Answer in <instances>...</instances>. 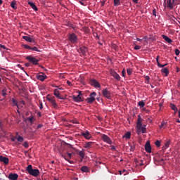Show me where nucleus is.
I'll list each match as a JSON object with an SVG mask.
<instances>
[{
    "mask_svg": "<svg viewBox=\"0 0 180 180\" xmlns=\"http://www.w3.org/2000/svg\"><path fill=\"white\" fill-rule=\"evenodd\" d=\"M137 127V134H141V133H146L147 129L146 128V125L143 126V123H141V117L139 115L138 121L136 122Z\"/></svg>",
    "mask_w": 180,
    "mask_h": 180,
    "instance_id": "obj_1",
    "label": "nucleus"
},
{
    "mask_svg": "<svg viewBox=\"0 0 180 180\" xmlns=\"http://www.w3.org/2000/svg\"><path fill=\"white\" fill-rule=\"evenodd\" d=\"M180 0H165V4L167 9H172L175 8V5L179 4Z\"/></svg>",
    "mask_w": 180,
    "mask_h": 180,
    "instance_id": "obj_2",
    "label": "nucleus"
},
{
    "mask_svg": "<svg viewBox=\"0 0 180 180\" xmlns=\"http://www.w3.org/2000/svg\"><path fill=\"white\" fill-rule=\"evenodd\" d=\"M26 171H27L30 175H32V176H39V175H40V171L37 169H33L32 165L27 167Z\"/></svg>",
    "mask_w": 180,
    "mask_h": 180,
    "instance_id": "obj_3",
    "label": "nucleus"
},
{
    "mask_svg": "<svg viewBox=\"0 0 180 180\" xmlns=\"http://www.w3.org/2000/svg\"><path fill=\"white\" fill-rule=\"evenodd\" d=\"M102 94L104 98H106L107 99H112V92H110L108 88L103 89Z\"/></svg>",
    "mask_w": 180,
    "mask_h": 180,
    "instance_id": "obj_4",
    "label": "nucleus"
},
{
    "mask_svg": "<svg viewBox=\"0 0 180 180\" xmlns=\"http://www.w3.org/2000/svg\"><path fill=\"white\" fill-rule=\"evenodd\" d=\"M68 39L70 43H72V44H75V43L78 41V37L77 36V34H75V33L70 34Z\"/></svg>",
    "mask_w": 180,
    "mask_h": 180,
    "instance_id": "obj_5",
    "label": "nucleus"
},
{
    "mask_svg": "<svg viewBox=\"0 0 180 180\" xmlns=\"http://www.w3.org/2000/svg\"><path fill=\"white\" fill-rule=\"evenodd\" d=\"M26 60H28L30 61V63H31L34 65H37L39 64V60H37V58H36L32 56H27Z\"/></svg>",
    "mask_w": 180,
    "mask_h": 180,
    "instance_id": "obj_6",
    "label": "nucleus"
},
{
    "mask_svg": "<svg viewBox=\"0 0 180 180\" xmlns=\"http://www.w3.org/2000/svg\"><path fill=\"white\" fill-rule=\"evenodd\" d=\"M95 96H96V92H92L89 95V97L86 98L87 103H94L95 102Z\"/></svg>",
    "mask_w": 180,
    "mask_h": 180,
    "instance_id": "obj_7",
    "label": "nucleus"
},
{
    "mask_svg": "<svg viewBox=\"0 0 180 180\" xmlns=\"http://www.w3.org/2000/svg\"><path fill=\"white\" fill-rule=\"evenodd\" d=\"M62 158H64L65 161H70L71 158H72V153L67 152L65 155L62 154L61 155Z\"/></svg>",
    "mask_w": 180,
    "mask_h": 180,
    "instance_id": "obj_8",
    "label": "nucleus"
},
{
    "mask_svg": "<svg viewBox=\"0 0 180 180\" xmlns=\"http://www.w3.org/2000/svg\"><path fill=\"white\" fill-rule=\"evenodd\" d=\"M110 74L112 77H113L117 81H120V75L117 74L115 70H111L110 71Z\"/></svg>",
    "mask_w": 180,
    "mask_h": 180,
    "instance_id": "obj_9",
    "label": "nucleus"
},
{
    "mask_svg": "<svg viewBox=\"0 0 180 180\" xmlns=\"http://www.w3.org/2000/svg\"><path fill=\"white\" fill-rule=\"evenodd\" d=\"M81 134L86 140H90L91 139V137H92V135H91V133H89V131H86L84 132H81Z\"/></svg>",
    "mask_w": 180,
    "mask_h": 180,
    "instance_id": "obj_10",
    "label": "nucleus"
},
{
    "mask_svg": "<svg viewBox=\"0 0 180 180\" xmlns=\"http://www.w3.org/2000/svg\"><path fill=\"white\" fill-rule=\"evenodd\" d=\"M72 99L75 102H82V97L81 96V91H79V94L77 96H72Z\"/></svg>",
    "mask_w": 180,
    "mask_h": 180,
    "instance_id": "obj_11",
    "label": "nucleus"
},
{
    "mask_svg": "<svg viewBox=\"0 0 180 180\" xmlns=\"http://www.w3.org/2000/svg\"><path fill=\"white\" fill-rule=\"evenodd\" d=\"M102 139L103 140V141H105V143H108V144H112V139H110V138L109 136H108V135H105L103 134L102 136Z\"/></svg>",
    "mask_w": 180,
    "mask_h": 180,
    "instance_id": "obj_12",
    "label": "nucleus"
},
{
    "mask_svg": "<svg viewBox=\"0 0 180 180\" xmlns=\"http://www.w3.org/2000/svg\"><path fill=\"white\" fill-rule=\"evenodd\" d=\"M90 83H91V85H92V86H94L95 88L101 87V84L98 81H96V79H91Z\"/></svg>",
    "mask_w": 180,
    "mask_h": 180,
    "instance_id": "obj_13",
    "label": "nucleus"
},
{
    "mask_svg": "<svg viewBox=\"0 0 180 180\" xmlns=\"http://www.w3.org/2000/svg\"><path fill=\"white\" fill-rule=\"evenodd\" d=\"M0 162H4V164L6 165H8V164H9V158L0 155Z\"/></svg>",
    "mask_w": 180,
    "mask_h": 180,
    "instance_id": "obj_14",
    "label": "nucleus"
},
{
    "mask_svg": "<svg viewBox=\"0 0 180 180\" xmlns=\"http://www.w3.org/2000/svg\"><path fill=\"white\" fill-rule=\"evenodd\" d=\"M46 78H47V76L43 72H41L39 75H37V79H38L39 81H44Z\"/></svg>",
    "mask_w": 180,
    "mask_h": 180,
    "instance_id": "obj_15",
    "label": "nucleus"
},
{
    "mask_svg": "<svg viewBox=\"0 0 180 180\" xmlns=\"http://www.w3.org/2000/svg\"><path fill=\"white\" fill-rule=\"evenodd\" d=\"M79 53H81L82 56H85L86 53V51H88V48L85 46H81L79 49L78 50Z\"/></svg>",
    "mask_w": 180,
    "mask_h": 180,
    "instance_id": "obj_16",
    "label": "nucleus"
},
{
    "mask_svg": "<svg viewBox=\"0 0 180 180\" xmlns=\"http://www.w3.org/2000/svg\"><path fill=\"white\" fill-rule=\"evenodd\" d=\"M53 95L55 96H56V98H58V99L64 100V98L61 97V96H60V91H58V89H57L53 91Z\"/></svg>",
    "mask_w": 180,
    "mask_h": 180,
    "instance_id": "obj_17",
    "label": "nucleus"
},
{
    "mask_svg": "<svg viewBox=\"0 0 180 180\" xmlns=\"http://www.w3.org/2000/svg\"><path fill=\"white\" fill-rule=\"evenodd\" d=\"M22 39L25 40V41H28V43H35L34 39L29 36H23Z\"/></svg>",
    "mask_w": 180,
    "mask_h": 180,
    "instance_id": "obj_18",
    "label": "nucleus"
},
{
    "mask_svg": "<svg viewBox=\"0 0 180 180\" xmlns=\"http://www.w3.org/2000/svg\"><path fill=\"white\" fill-rule=\"evenodd\" d=\"M145 150L146 153H151V145L150 144V141L146 142L145 145Z\"/></svg>",
    "mask_w": 180,
    "mask_h": 180,
    "instance_id": "obj_19",
    "label": "nucleus"
},
{
    "mask_svg": "<svg viewBox=\"0 0 180 180\" xmlns=\"http://www.w3.org/2000/svg\"><path fill=\"white\" fill-rule=\"evenodd\" d=\"M18 175L17 174H10L8 175V179H10L11 180H16L18 178Z\"/></svg>",
    "mask_w": 180,
    "mask_h": 180,
    "instance_id": "obj_20",
    "label": "nucleus"
},
{
    "mask_svg": "<svg viewBox=\"0 0 180 180\" xmlns=\"http://www.w3.org/2000/svg\"><path fill=\"white\" fill-rule=\"evenodd\" d=\"M28 5H30V6H31L32 9H33L35 11H39V9L37 8V6H36V4H34V3L33 2H28Z\"/></svg>",
    "mask_w": 180,
    "mask_h": 180,
    "instance_id": "obj_21",
    "label": "nucleus"
},
{
    "mask_svg": "<svg viewBox=\"0 0 180 180\" xmlns=\"http://www.w3.org/2000/svg\"><path fill=\"white\" fill-rule=\"evenodd\" d=\"M162 39H164V40H165V41H167L169 44H171V43H172V39H171L167 35H162Z\"/></svg>",
    "mask_w": 180,
    "mask_h": 180,
    "instance_id": "obj_22",
    "label": "nucleus"
},
{
    "mask_svg": "<svg viewBox=\"0 0 180 180\" xmlns=\"http://www.w3.org/2000/svg\"><path fill=\"white\" fill-rule=\"evenodd\" d=\"M80 169L82 172H89V168L86 166H82Z\"/></svg>",
    "mask_w": 180,
    "mask_h": 180,
    "instance_id": "obj_23",
    "label": "nucleus"
},
{
    "mask_svg": "<svg viewBox=\"0 0 180 180\" xmlns=\"http://www.w3.org/2000/svg\"><path fill=\"white\" fill-rule=\"evenodd\" d=\"M170 108L172 110H174L175 113L178 112V108L174 103H170Z\"/></svg>",
    "mask_w": 180,
    "mask_h": 180,
    "instance_id": "obj_24",
    "label": "nucleus"
},
{
    "mask_svg": "<svg viewBox=\"0 0 180 180\" xmlns=\"http://www.w3.org/2000/svg\"><path fill=\"white\" fill-rule=\"evenodd\" d=\"M92 144H94V142H87L84 144V148L89 149L91 147H92Z\"/></svg>",
    "mask_w": 180,
    "mask_h": 180,
    "instance_id": "obj_25",
    "label": "nucleus"
},
{
    "mask_svg": "<svg viewBox=\"0 0 180 180\" xmlns=\"http://www.w3.org/2000/svg\"><path fill=\"white\" fill-rule=\"evenodd\" d=\"M161 71L163 74H165L166 77H168V74H169V71L168 70V68H165L162 69Z\"/></svg>",
    "mask_w": 180,
    "mask_h": 180,
    "instance_id": "obj_26",
    "label": "nucleus"
},
{
    "mask_svg": "<svg viewBox=\"0 0 180 180\" xmlns=\"http://www.w3.org/2000/svg\"><path fill=\"white\" fill-rule=\"evenodd\" d=\"M78 155H79V157H81V161H82V160H84V158H85V153H84V151H79L78 152Z\"/></svg>",
    "mask_w": 180,
    "mask_h": 180,
    "instance_id": "obj_27",
    "label": "nucleus"
},
{
    "mask_svg": "<svg viewBox=\"0 0 180 180\" xmlns=\"http://www.w3.org/2000/svg\"><path fill=\"white\" fill-rule=\"evenodd\" d=\"M11 6L13 9H18V7H16V1H13L11 4Z\"/></svg>",
    "mask_w": 180,
    "mask_h": 180,
    "instance_id": "obj_28",
    "label": "nucleus"
},
{
    "mask_svg": "<svg viewBox=\"0 0 180 180\" xmlns=\"http://www.w3.org/2000/svg\"><path fill=\"white\" fill-rule=\"evenodd\" d=\"M47 101H49V102H50L51 103L53 101H55L56 100L54 99V96H47Z\"/></svg>",
    "mask_w": 180,
    "mask_h": 180,
    "instance_id": "obj_29",
    "label": "nucleus"
},
{
    "mask_svg": "<svg viewBox=\"0 0 180 180\" xmlns=\"http://www.w3.org/2000/svg\"><path fill=\"white\" fill-rule=\"evenodd\" d=\"M131 136V134L130 132H127L124 136H123V138L124 139H130Z\"/></svg>",
    "mask_w": 180,
    "mask_h": 180,
    "instance_id": "obj_30",
    "label": "nucleus"
},
{
    "mask_svg": "<svg viewBox=\"0 0 180 180\" xmlns=\"http://www.w3.org/2000/svg\"><path fill=\"white\" fill-rule=\"evenodd\" d=\"M138 105H139V106H140V108H144V106H146V103H144V101H141L138 103Z\"/></svg>",
    "mask_w": 180,
    "mask_h": 180,
    "instance_id": "obj_31",
    "label": "nucleus"
},
{
    "mask_svg": "<svg viewBox=\"0 0 180 180\" xmlns=\"http://www.w3.org/2000/svg\"><path fill=\"white\" fill-rule=\"evenodd\" d=\"M27 120H29L30 123H33L34 122V117L33 116H30L27 118Z\"/></svg>",
    "mask_w": 180,
    "mask_h": 180,
    "instance_id": "obj_32",
    "label": "nucleus"
},
{
    "mask_svg": "<svg viewBox=\"0 0 180 180\" xmlns=\"http://www.w3.org/2000/svg\"><path fill=\"white\" fill-rule=\"evenodd\" d=\"M130 151H134L136 150V145L134 143L129 145Z\"/></svg>",
    "mask_w": 180,
    "mask_h": 180,
    "instance_id": "obj_33",
    "label": "nucleus"
},
{
    "mask_svg": "<svg viewBox=\"0 0 180 180\" xmlns=\"http://www.w3.org/2000/svg\"><path fill=\"white\" fill-rule=\"evenodd\" d=\"M169 144H171V141H167L165 143V147L164 148L165 150H167V148H168V147H169Z\"/></svg>",
    "mask_w": 180,
    "mask_h": 180,
    "instance_id": "obj_34",
    "label": "nucleus"
},
{
    "mask_svg": "<svg viewBox=\"0 0 180 180\" xmlns=\"http://www.w3.org/2000/svg\"><path fill=\"white\" fill-rule=\"evenodd\" d=\"M120 5V0H114V6H119Z\"/></svg>",
    "mask_w": 180,
    "mask_h": 180,
    "instance_id": "obj_35",
    "label": "nucleus"
},
{
    "mask_svg": "<svg viewBox=\"0 0 180 180\" xmlns=\"http://www.w3.org/2000/svg\"><path fill=\"white\" fill-rule=\"evenodd\" d=\"M51 103L53 108H54L55 109H57V108L58 107V105H57V103H56V100Z\"/></svg>",
    "mask_w": 180,
    "mask_h": 180,
    "instance_id": "obj_36",
    "label": "nucleus"
},
{
    "mask_svg": "<svg viewBox=\"0 0 180 180\" xmlns=\"http://www.w3.org/2000/svg\"><path fill=\"white\" fill-rule=\"evenodd\" d=\"M11 102L13 104V106H18V101L15 100V98H12Z\"/></svg>",
    "mask_w": 180,
    "mask_h": 180,
    "instance_id": "obj_37",
    "label": "nucleus"
},
{
    "mask_svg": "<svg viewBox=\"0 0 180 180\" xmlns=\"http://www.w3.org/2000/svg\"><path fill=\"white\" fill-rule=\"evenodd\" d=\"M158 63V66L160 67V68H164V67H166V65H168V64H165V65H161V63H160V61L159 62H157Z\"/></svg>",
    "mask_w": 180,
    "mask_h": 180,
    "instance_id": "obj_38",
    "label": "nucleus"
},
{
    "mask_svg": "<svg viewBox=\"0 0 180 180\" xmlns=\"http://www.w3.org/2000/svg\"><path fill=\"white\" fill-rule=\"evenodd\" d=\"M18 141H19V143H23V137H22L21 136H18V137L17 138Z\"/></svg>",
    "mask_w": 180,
    "mask_h": 180,
    "instance_id": "obj_39",
    "label": "nucleus"
},
{
    "mask_svg": "<svg viewBox=\"0 0 180 180\" xmlns=\"http://www.w3.org/2000/svg\"><path fill=\"white\" fill-rule=\"evenodd\" d=\"M32 51H38V53H40V50H39V49L36 46L32 47L31 49Z\"/></svg>",
    "mask_w": 180,
    "mask_h": 180,
    "instance_id": "obj_40",
    "label": "nucleus"
},
{
    "mask_svg": "<svg viewBox=\"0 0 180 180\" xmlns=\"http://www.w3.org/2000/svg\"><path fill=\"white\" fill-rule=\"evenodd\" d=\"M155 144L157 147H161V141H156Z\"/></svg>",
    "mask_w": 180,
    "mask_h": 180,
    "instance_id": "obj_41",
    "label": "nucleus"
},
{
    "mask_svg": "<svg viewBox=\"0 0 180 180\" xmlns=\"http://www.w3.org/2000/svg\"><path fill=\"white\" fill-rule=\"evenodd\" d=\"M127 72L128 75H131V74H133V70L127 69Z\"/></svg>",
    "mask_w": 180,
    "mask_h": 180,
    "instance_id": "obj_42",
    "label": "nucleus"
},
{
    "mask_svg": "<svg viewBox=\"0 0 180 180\" xmlns=\"http://www.w3.org/2000/svg\"><path fill=\"white\" fill-rule=\"evenodd\" d=\"M145 79H146V83L148 84L150 82V76H146Z\"/></svg>",
    "mask_w": 180,
    "mask_h": 180,
    "instance_id": "obj_43",
    "label": "nucleus"
},
{
    "mask_svg": "<svg viewBox=\"0 0 180 180\" xmlns=\"http://www.w3.org/2000/svg\"><path fill=\"white\" fill-rule=\"evenodd\" d=\"M0 130H4V123L0 121Z\"/></svg>",
    "mask_w": 180,
    "mask_h": 180,
    "instance_id": "obj_44",
    "label": "nucleus"
},
{
    "mask_svg": "<svg viewBox=\"0 0 180 180\" xmlns=\"http://www.w3.org/2000/svg\"><path fill=\"white\" fill-rule=\"evenodd\" d=\"M24 47L27 49V50H32V47L29 45H24Z\"/></svg>",
    "mask_w": 180,
    "mask_h": 180,
    "instance_id": "obj_45",
    "label": "nucleus"
},
{
    "mask_svg": "<svg viewBox=\"0 0 180 180\" xmlns=\"http://www.w3.org/2000/svg\"><path fill=\"white\" fill-rule=\"evenodd\" d=\"M153 15L155 17L157 16V10L155 8H154L153 11Z\"/></svg>",
    "mask_w": 180,
    "mask_h": 180,
    "instance_id": "obj_46",
    "label": "nucleus"
},
{
    "mask_svg": "<svg viewBox=\"0 0 180 180\" xmlns=\"http://www.w3.org/2000/svg\"><path fill=\"white\" fill-rule=\"evenodd\" d=\"M140 49H141V46L139 45H135L134 50H140Z\"/></svg>",
    "mask_w": 180,
    "mask_h": 180,
    "instance_id": "obj_47",
    "label": "nucleus"
},
{
    "mask_svg": "<svg viewBox=\"0 0 180 180\" xmlns=\"http://www.w3.org/2000/svg\"><path fill=\"white\" fill-rule=\"evenodd\" d=\"M22 146L25 148H27V147H29V143L27 142H25Z\"/></svg>",
    "mask_w": 180,
    "mask_h": 180,
    "instance_id": "obj_48",
    "label": "nucleus"
},
{
    "mask_svg": "<svg viewBox=\"0 0 180 180\" xmlns=\"http://www.w3.org/2000/svg\"><path fill=\"white\" fill-rule=\"evenodd\" d=\"M175 54H176V56H179V54H180V51H179V49H176V50H175Z\"/></svg>",
    "mask_w": 180,
    "mask_h": 180,
    "instance_id": "obj_49",
    "label": "nucleus"
},
{
    "mask_svg": "<svg viewBox=\"0 0 180 180\" xmlns=\"http://www.w3.org/2000/svg\"><path fill=\"white\" fill-rule=\"evenodd\" d=\"M122 77H125L126 75V70L124 69L122 71Z\"/></svg>",
    "mask_w": 180,
    "mask_h": 180,
    "instance_id": "obj_50",
    "label": "nucleus"
},
{
    "mask_svg": "<svg viewBox=\"0 0 180 180\" xmlns=\"http://www.w3.org/2000/svg\"><path fill=\"white\" fill-rule=\"evenodd\" d=\"M39 109H43V103L41 101L39 102Z\"/></svg>",
    "mask_w": 180,
    "mask_h": 180,
    "instance_id": "obj_51",
    "label": "nucleus"
},
{
    "mask_svg": "<svg viewBox=\"0 0 180 180\" xmlns=\"http://www.w3.org/2000/svg\"><path fill=\"white\" fill-rule=\"evenodd\" d=\"M164 126H165V122H162L161 125L160 126V128L162 129V127H164Z\"/></svg>",
    "mask_w": 180,
    "mask_h": 180,
    "instance_id": "obj_52",
    "label": "nucleus"
},
{
    "mask_svg": "<svg viewBox=\"0 0 180 180\" xmlns=\"http://www.w3.org/2000/svg\"><path fill=\"white\" fill-rule=\"evenodd\" d=\"M102 164V162H100L99 160H96V165H99Z\"/></svg>",
    "mask_w": 180,
    "mask_h": 180,
    "instance_id": "obj_53",
    "label": "nucleus"
},
{
    "mask_svg": "<svg viewBox=\"0 0 180 180\" xmlns=\"http://www.w3.org/2000/svg\"><path fill=\"white\" fill-rule=\"evenodd\" d=\"M3 96H5L6 95V90L4 89L2 90Z\"/></svg>",
    "mask_w": 180,
    "mask_h": 180,
    "instance_id": "obj_54",
    "label": "nucleus"
},
{
    "mask_svg": "<svg viewBox=\"0 0 180 180\" xmlns=\"http://www.w3.org/2000/svg\"><path fill=\"white\" fill-rule=\"evenodd\" d=\"M67 84L69 85V86H71L72 85V83L70 82L69 80L67 81Z\"/></svg>",
    "mask_w": 180,
    "mask_h": 180,
    "instance_id": "obj_55",
    "label": "nucleus"
},
{
    "mask_svg": "<svg viewBox=\"0 0 180 180\" xmlns=\"http://www.w3.org/2000/svg\"><path fill=\"white\" fill-rule=\"evenodd\" d=\"M111 150H112V151H115V150H116V148L115 147V146H111Z\"/></svg>",
    "mask_w": 180,
    "mask_h": 180,
    "instance_id": "obj_56",
    "label": "nucleus"
},
{
    "mask_svg": "<svg viewBox=\"0 0 180 180\" xmlns=\"http://www.w3.org/2000/svg\"><path fill=\"white\" fill-rule=\"evenodd\" d=\"M160 56H158L157 57H156V62L157 63H158L160 60Z\"/></svg>",
    "mask_w": 180,
    "mask_h": 180,
    "instance_id": "obj_57",
    "label": "nucleus"
},
{
    "mask_svg": "<svg viewBox=\"0 0 180 180\" xmlns=\"http://www.w3.org/2000/svg\"><path fill=\"white\" fill-rule=\"evenodd\" d=\"M134 4H139V0H132Z\"/></svg>",
    "mask_w": 180,
    "mask_h": 180,
    "instance_id": "obj_58",
    "label": "nucleus"
},
{
    "mask_svg": "<svg viewBox=\"0 0 180 180\" xmlns=\"http://www.w3.org/2000/svg\"><path fill=\"white\" fill-rule=\"evenodd\" d=\"M41 127H43V125H41V124H39L37 126V129H41Z\"/></svg>",
    "mask_w": 180,
    "mask_h": 180,
    "instance_id": "obj_59",
    "label": "nucleus"
},
{
    "mask_svg": "<svg viewBox=\"0 0 180 180\" xmlns=\"http://www.w3.org/2000/svg\"><path fill=\"white\" fill-rule=\"evenodd\" d=\"M0 46L1 47V49H4V50L6 49V47L4 45H0Z\"/></svg>",
    "mask_w": 180,
    "mask_h": 180,
    "instance_id": "obj_60",
    "label": "nucleus"
},
{
    "mask_svg": "<svg viewBox=\"0 0 180 180\" xmlns=\"http://www.w3.org/2000/svg\"><path fill=\"white\" fill-rule=\"evenodd\" d=\"M37 115H38L39 117H41V112H39L37 113Z\"/></svg>",
    "mask_w": 180,
    "mask_h": 180,
    "instance_id": "obj_61",
    "label": "nucleus"
},
{
    "mask_svg": "<svg viewBox=\"0 0 180 180\" xmlns=\"http://www.w3.org/2000/svg\"><path fill=\"white\" fill-rule=\"evenodd\" d=\"M68 162H70V164H74V161H72V160H69V161H68Z\"/></svg>",
    "mask_w": 180,
    "mask_h": 180,
    "instance_id": "obj_62",
    "label": "nucleus"
},
{
    "mask_svg": "<svg viewBox=\"0 0 180 180\" xmlns=\"http://www.w3.org/2000/svg\"><path fill=\"white\" fill-rule=\"evenodd\" d=\"M136 40H137V41H141V39H140V38H136Z\"/></svg>",
    "mask_w": 180,
    "mask_h": 180,
    "instance_id": "obj_63",
    "label": "nucleus"
},
{
    "mask_svg": "<svg viewBox=\"0 0 180 180\" xmlns=\"http://www.w3.org/2000/svg\"><path fill=\"white\" fill-rule=\"evenodd\" d=\"M179 117L180 118V108L179 110Z\"/></svg>",
    "mask_w": 180,
    "mask_h": 180,
    "instance_id": "obj_64",
    "label": "nucleus"
}]
</instances>
